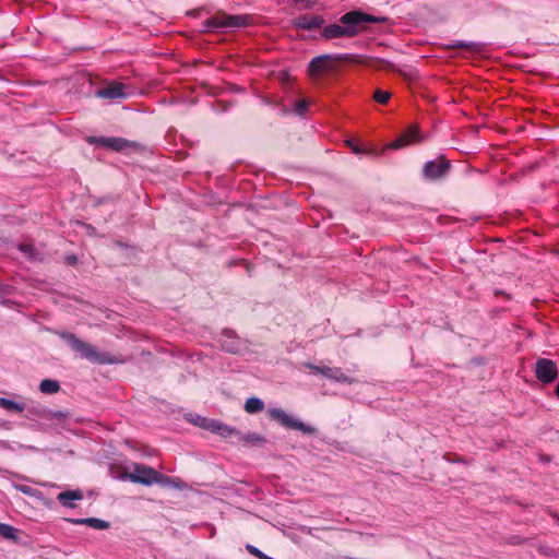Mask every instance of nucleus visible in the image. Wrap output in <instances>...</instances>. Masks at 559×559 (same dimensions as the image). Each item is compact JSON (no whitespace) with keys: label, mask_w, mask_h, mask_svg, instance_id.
Listing matches in <instances>:
<instances>
[{"label":"nucleus","mask_w":559,"mask_h":559,"mask_svg":"<svg viewBox=\"0 0 559 559\" xmlns=\"http://www.w3.org/2000/svg\"><path fill=\"white\" fill-rule=\"evenodd\" d=\"M188 420L193 423L194 425L202 427L209 431H212L214 433H217L222 437H230L233 435L239 436V431L235 429L234 427L224 425L217 420L207 419L205 417H201L199 415L192 416L190 415L188 417Z\"/></svg>","instance_id":"obj_6"},{"label":"nucleus","mask_w":559,"mask_h":559,"mask_svg":"<svg viewBox=\"0 0 559 559\" xmlns=\"http://www.w3.org/2000/svg\"><path fill=\"white\" fill-rule=\"evenodd\" d=\"M246 549L248 550V552H249L250 555H252V556H254V557H257V558H259V559H264L265 554H264V552H262V551H261L259 548H257L255 546L248 544V545L246 546Z\"/></svg>","instance_id":"obj_26"},{"label":"nucleus","mask_w":559,"mask_h":559,"mask_svg":"<svg viewBox=\"0 0 559 559\" xmlns=\"http://www.w3.org/2000/svg\"><path fill=\"white\" fill-rule=\"evenodd\" d=\"M391 97V94L386 91H382V90H376L374 94H373V98L377 103L379 104H386L388 100L390 99Z\"/></svg>","instance_id":"obj_23"},{"label":"nucleus","mask_w":559,"mask_h":559,"mask_svg":"<svg viewBox=\"0 0 559 559\" xmlns=\"http://www.w3.org/2000/svg\"><path fill=\"white\" fill-rule=\"evenodd\" d=\"M239 440H241L243 442L254 443V442L261 441L262 438L258 433H248L246 436L239 437Z\"/></svg>","instance_id":"obj_27"},{"label":"nucleus","mask_w":559,"mask_h":559,"mask_svg":"<svg viewBox=\"0 0 559 559\" xmlns=\"http://www.w3.org/2000/svg\"><path fill=\"white\" fill-rule=\"evenodd\" d=\"M20 534L21 531L13 527L12 525L0 523V537L17 544L21 540Z\"/></svg>","instance_id":"obj_17"},{"label":"nucleus","mask_w":559,"mask_h":559,"mask_svg":"<svg viewBox=\"0 0 559 559\" xmlns=\"http://www.w3.org/2000/svg\"><path fill=\"white\" fill-rule=\"evenodd\" d=\"M535 376L543 383L555 381L558 377L556 362L547 358H539L536 361Z\"/></svg>","instance_id":"obj_7"},{"label":"nucleus","mask_w":559,"mask_h":559,"mask_svg":"<svg viewBox=\"0 0 559 559\" xmlns=\"http://www.w3.org/2000/svg\"><path fill=\"white\" fill-rule=\"evenodd\" d=\"M58 335L71 347L72 350L79 353L81 358L87 359L93 364L112 365L122 361L108 353L98 350L97 347L85 343L72 333L59 332Z\"/></svg>","instance_id":"obj_2"},{"label":"nucleus","mask_w":559,"mask_h":559,"mask_svg":"<svg viewBox=\"0 0 559 559\" xmlns=\"http://www.w3.org/2000/svg\"><path fill=\"white\" fill-rule=\"evenodd\" d=\"M270 417L274 420H277L282 426L299 430L304 433L312 435L316 432V429L312 426L306 425L297 418L288 415L284 409L272 407L267 409Z\"/></svg>","instance_id":"obj_5"},{"label":"nucleus","mask_w":559,"mask_h":559,"mask_svg":"<svg viewBox=\"0 0 559 559\" xmlns=\"http://www.w3.org/2000/svg\"><path fill=\"white\" fill-rule=\"evenodd\" d=\"M264 408V403L259 397H249L245 403V411L248 414H257L262 412Z\"/></svg>","instance_id":"obj_19"},{"label":"nucleus","mask_w":559,"mask_h":559,"mask_svg":"<svg viewBox=\"0 0 559 559\" xmlns=\"http://www.w3.org/2000/svg\"><path fill=\"white\" fill-rule=\"evenodd\" d=\"M309 107V102L306 100V99H301L299 100L296 106H295V112L299 116H302L305 115V112L307 111Z\"/></svg>","instance_id":"obj_24"},{"label":"nucleus","mask_w":559,"mask_h":559,"mask_svg":"<svg viewBox=\"0 0 559 559\" xmlns=\"http://www.w3.org/2000/svg\"><path fill=\"white\" fill-rule=\"evenodd\" d=\"M346 145L348 147H350L352 152L356 155H360L362 153H365L366 151L364 148H361L359 145H357L356 143H354L353 140H347L346 141Z\"/></svg>","instance_id":"obj_28"},{"label":"nucleus","mask_w":559,"mask_h":559,"mask_svg":"<svg viewBox=\"0 0 559 559\" xmlns=\"http://www.w3.org/2000/svg\"><path fill=\"white\" fill-rule=\"evenodd\" d=\"M556 394H557V396H558V399H559V382H558V385H557V388H556Z\"/></svg>","instance_id":"obj_31"},{"label":"nucleus","mask_w":559,"mask_h":559,"mask_svg":"<svg viewBox=\"0 0 559 559\" xmlns=\"http://www.w3.org/2000/svg\"><path fill=\"white\" fill-rule=\"evenodd\" d=\"M252 17L246 14H217L206 19L202 23L203 32H216L221 29H234L251 25Z\"/></svg>","instance_id":"obj_3"},{"label":"nucleus","mask_w":559,"mask_h":559,"mask_svg":"<svg viewBox=\"0 0 559 559\" xmlns=\"http://www.w3.org/2000/svg\"><path fill=\"white\" fill-rule=\"evenodd\" d=\"M16 489L29 497L34 496V489L28 485H16Z\"/></svg>","instance_id":"obj_29"},{"label":"nucleus","mask_w":559,"mask_h":559,"mask_svg":"<svg viewBox=\"0 0 559 559\" xmlns=\"http://www.w3.org/2000/svg\"><path fill=\"white\" fill-rule=\"evenodd\" d=\"M88 142L93 143V144H99L104 147H107V148H110V150H114L117 152L124 151L126 148L133 145L132 142H130L126 139L116 138V136L91 138Z\"/></svg>","instance_id":"obj_11"},{"label":"nucleus","mask_w":559,"mask_h":559,"mask_svg":"<svg viewBox=\"0 0 559 559\" xmlns=\"http://www.w3.org/2000/svg\"><path fill=\"white\" fill-rule=\"evenodd\" d=\"M58 501L62 507L73 509L76 507V501H81L83 499V492L80 489L76 490H66L60 492L57 496Z\"/></svg>","instance_id":"obj_16"},{"label":"nucleus","mask_w":559,"mask_h":559,"mask_svg":"<svg viewBox=\"0 0 559 559\" xmlns=\"http://www.w3.org/2000/svg\"><path fill=\"white\" fill-rule=\"evenodd\" d=\"M160 481H158V485L162 486H170L177 489H183L186 487V484L180 478H171L164 476L160 474Z\"/></svg>","instance_id":"obj_21"},{"label":"nucleus","mask_w":559,"mask_h":559,"mask_svg":"<svg viewBox=\"0 0 559 559\" xmlns=\"http://www.w3.org/2000/svg\"><path fill=\"white\" fill-rule=\"evenodd\" d=\"M421 140L419 129L416 126H411L403 132L399 138L391 142L388 147L392 150H399L419 142Z\"/></svg>","instance_id":"obj_9"},{"label":"nucleus","mask_w":559,"mask_h":559,"mask_svg":"<svg viewBox=\"0 0 559 559\" xmlns=\"http://www.w3.org/2000/svg\"><path fill=\"white\" fill-rule=\"evenodd\" d=\"M0 406L8 409V411H11V412H22L23 411V407L20 406L17 403L11 401V400H8V399H4V397H1L0 399Z\"/></svg>","instance_id":"obj_22"},{"label":"nucleus","mask_w":559,"mask_h":559,"mask_svg":"<svg viewBox=\"0 0 559 559\" xmlns=\"http://www.w3.org/2000/svg\"><path fill=\"white\" fill-rule=\"evenodd\" d=\"M343 59H345L343 56L332 55H321L314 57L308 66V72L311 76H318L326 71H330L334 61Z\"/></svg>","instance_id":"obj_8"},{"label":"nucleus","mask_w":559,"mask_h":559,"mask_svg":"<svg viewBox=\"0 0 559 559\" xmlns=\"http://www.w3.org/2000/svg\"><path fill=\"white\" fill-rule=\"evenodd\" d=\"M71 522L73 524H84V525H87L95 530H106L109 526L108 522L100 520V519H96V518L76 519V520H71Z\"/></svg>","instance_id":"obj_18"},{"label":"nucleus","mask_w":559,"mask_h":559,"mask_svg":"<svg viewBox=\"0 0 559 559\" xmlns=\"http://www.w3.org/2000/svg\"><path fill=\"white\" fill-rule=\"evenodd\" d=\"M323 20L313 14H302L295 19L294 24L300 29H316L321 27Z\"/></svg>","instance_id":"obj_15"},{"label":"nucleus","mask_w":559,"mask_h":559,"mask_svg":"<svg viewBox=\"0 0 559 559\" xmlns=\"http://www.w3.org/2000/svg\"><path fill=\"white\" fill-rule=\"evenodd\" d=\"M459 47L465 48V47H467V45L466 44H460Z\"/></svg>","instance_id":"obj_32"},{"label":"nucleus","mask_w":559,"mask_h":559,"mask_svg":"<svg viewBox=\"0 0 559 559\" xmlns=\"http://www.w3.org/2000/svg\"><path fill=\"white\" fill-rule=\"evenodd\" d=\"M126 478L134 484H141L145 486H152L160 481V473L151 466L134 463L131 466V471L126 474Z\"/></svg>","instance_id":"obj_4"},{"label":"nucleus","mask_w":559,"mask_h":559,"mask_svg":"<svg viewBox=\"0 0 559 559\" xmlns=\"http://www.w3.org/2000/svg\"><path fill=\"white\" fill-rule=\"evenodd\" d=\"M372 15L356 11L348 12L341 17L342 24H330L323 28L322 35L326 39L353 37L361 33L367 23L376 22Z\"/></svg>","instance_id":"obj_1"},{"label":"nucleus","mask_w":559,"mask_h":559,"mask_svg":"<svg viewBox=\"0 0 559 559\" xmlns=\"http://www.w3.org/2000/svg\"><path fill=\"white\" fill-rule=\"evenodd\" d=\"M314 373H320L329 379L335 380L337 382H348V377L341 370V368L336 367H318L314 365H308Z\"/></svg>","instance_id":"obj_12"},{"label":"nucleus","mask_w":559,"mask_h":559,"mask_svg":"<svg viewBox=\"0 0 559 559\" xmlns=\"http://www.w3.org/2000/svg\"><path fill=\"white\" fill-rule=\"evenodd\" d=\"M449 163L444 159L429 160L424 165L423 176L429 180L442 178L449 170Z\"/></svg>","instance_id":"obj_10"},{"label":"nucleus","mask_w":559,"mask_h":559,"mask_svg":"<svg viewBox=\"0 0 559 559\" xmlns=\"http://www.w3.org/2000/svg\"><path fill=\"white\" fill-rule=\"evenodd\" d=\"M96 96L107 99H119L127 97L124 85L121 83H112L107 87L100 88L96 92Z\"/></svg>","instance_id":"obj_14"},{"label":"nucleus","mask_w":559,"mask_h":559,"mask_svg":"<svg viewBox=\"0 0 559 559\" xmlns=\"http://www.w3.org/2000/svg\"><path fill=\"white\" fill-rule=\"evenodd\" d=\"M219 342H221L222 348L228 353L235 354L240 350V347H241L240 341L235 335V332L233 330L225 329L222 332V337H221Z\"/></svg>","instance_id":"obj_13"},{"label":"nucleus","mask_w":559,"mask_h":559,"mask_svg":"<svg viewBox=\"0 0 559 559\" xmlns=\"http://www.w3.org/2000/svg\"><path fill=\"white\" fill-rule=\"evenodd\" d=\"M64 261L68 265H75L78 263V257L74 254H68L66 255Z\"/></svg>","instance_id":"obj_30"},{"label":"nucleus","mask_w":559,"mask_h":559,"mask_svg":"<svg viewBox=\"0 0 559 559\" xmlns=\"http://www.w3.org/2000/svg\"><path fill=\"white\" fill-rule=\"evenodd\" d=\"M19 250L24 253L27 258H33L34 247L31 243H23L19 246Z\"/></svg>","instance_id":"obj_25"},{"label":"nucleus","mask_w":559,"mask_h":559,"mask_svg":"<svg viewBox=\"0 0 559 559\" xmlns=\"http://www.w3.org/2000/svg\"><path fill=\"white\" fill-rule=\"evenodd\" d=\"M39 390L45 394H55L60 390V383L53 379H45L39 383Z\"/></svg>","instance_id":"obj_20"}]
</instances>
